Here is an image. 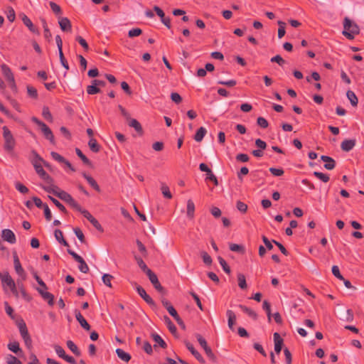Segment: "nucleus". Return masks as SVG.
Masks as SVG:
<instances>
[{
	"label": "nucleus",
	"mask_w": 364,
	"mask_h": 364,
	"mask_svg": "<svg viewBox=\"0 0 364 364\" xmlns=\"http://www.w3.org/2000/svg\"><path fill=\"white\" fill-rule=\"evenodd\" d=\"M75 40L80 43V45L85 50L89 49V46L86 41L81 36H78L75 38Z\"/></svg>",
	"instance_id": "obj_62"
},
{
	"label": "nucleus",
	"mask_w": 364,
	"mask_h": 364,
	"mask_svg": "<svg viewBox=\"0 0 364 364\" xmlns=\"http://www.w3.org/2000/svg\"><path fill=\"white\" fill-rule=\"evenodd\" d=\"M230 250L232 252H244V247L243 246L237 244H230Z\"/></svg>",
	"instance_id": "obj_59"
},
{
	"label": "nucleus",
	"mask_w": 364,
	"mask_h": 364,
	"mask_svg": "<svg viewBox=\"0 0 364 364\" xmlns=\"http://www.w3.org/2000/svg\"><path fill=\"white\" fill-rule=\"evenodd\" d=\"M113 279V277L111 275V274H105L103 276H102V281H103V283L109 287H112V284H111V281L112 279Z\"/></svg>",
	"instance_id": "obj_55"
},
{
	"label": "nucleus",
	"mask_w": 364,
	"mask_h": 364,
	"mask_svg": "<svg viewBox=\"0 0 364 364\" xmlns=\"http://www.w3.org/2000/svg\"><path fill=\"white\" fill-rule=\"evenodd\" d=\"M82 215L87 218L90 223L99 231L102 232L103 229L100 223L98 222L97 219H95L88 210L82 208L81 210L79 211Z\"/></svg>",
	"instance_id": "obj_9"
},
{
	"label": "nucleus",
	"mask_w": 364,
	"mask_h": 364,
	"mask_svg": "<svg viewBox=\"0 0 364 364\" xmlns=\"http://www.w3.org/2000/svg\"><path fill=\"white\" fill-rule=\"evenodd\" d=\"M54 349L56 354L61 358H63L66 354L65 350L59 345H55Z\"/></svg>",
	"instance_id": "obj_61"
},
{
	"label": "nucleus",
	"mask_w": 364,
	"mask_h": 364,
	"mask_svg": "<svg viewBox=\"0 0 364 364\" xmlns=\"http://www.w3.org/2000/svg\"><path fill=\"white\" fill-rule=\"evenodd\" d=\"M332 274L338 279L340 280H344L343 277L340 272L339 268L337 265H333L332 267Z\"/></svg>",
	"instance_id": "obj_56"
},
{
	"label": "nucleus",
	"mask_w": 364,
	"mask_h": 364,
	"mask_svg": "<svg viewBox=\"0 0 364 364\" xmlns=\"http://www.w3.org/2000/svg\"><path fill=\"white\" fill-rule=\"evenodd\" d=\"M75 318H76L77 321L80 323L82 328H83L86 331H90V324L87 322V321L85 320V318L83 317V316L81 314V313L80 311H75Z\"/></svg>",
	"instance_id": "obj_22"
},
{
	"label": "nucleus",
	"mask_w": 364,
	"mask_h": 364,
	"mask_svg": "<svg viewBox=\"0 0 364 364\" xmlns=\"http://www.w3.org/2000/svg\"><path fill=\"white\" fill-rule=\"evenodd\" d=\"M8 348L11 351H12L16 354L22 352L21 349L20 348L19 343L17 341H14V342L9 343L8 344Z\"/></svg>",
	"instance_id": "obj_36"
},
{
	"label": "nucleus",
	"mask_w": 364,
	"mask_h": 364,
	"mask_svg": "<svg viewBox=\"0 0 364 364\" xmlns=\"http://www.w3.org/2000/svg\"><path fill=\"white\" fill-rule=\"evenodd\" d=\"M49 5L50 6L51 10L56 15H60L62 14V10L60 6H58L56 3L53 1H50Z\"/></svg>",
	"instance_id": "obj_47"
},
{
	"label": "nucleus",
	"mask_w": 364,
	"mask_h": 364,
	"mask_svg": "<svg viewBox=\"0 0 364 364\" xmlns=\"http://www.w3.org/2000/svg\"><path fill=\"white\" fill-rule=\"evenodd\" d=\"M116 353L117 356L123 361L128 362L131 359V355L121 348H117L116 350Z\"/></svg>",
	"instance_id": "obj_29"
},
{
	"label": "nucleus",
	"mask_w": 364,
	"mask_h": 364,
	"mask_svg": "<svg viewBox=\"0 0 364 364\" xmlns=\"http://www.w3.org/2000/svg\"><path fill=\"white\" fill-rule=\"evenodd\" d=\"M129 126L133 127L138 133L142 134V127L140 123L135 119H129Z\"/></svg>",
	"instance_id": "obj_32"
},
{
	"label": "nucleus",
	"mask_w": 364,
	"mask_h": 364,
	"mask_svg": "<svg viewBox=\"0 0 364 364\" xmlns=\"http://www.w3.org/2000/svg\"><path fill=\"white\" fill-rule=\"evenodd\" d=\"M83 177L86 179L87 183L90 185L91 187H92L95 191L100 192V188L96 181L91 177L90 176L86 174L85 173H83L82 174Z\"/></svg>",
	"instance_id": "obj_25"
},
{
	"label": "nucleus",
	"mask_w": 364,
	"mask_h": 364,
	"mask_svg": "<svg viewBox=\"0 0 364 364\" xmlns=\"http://www.w3.org/2000/svg\"><path fill=\"white\" fill-rule=\"evenodd\" d=\"M164 321L165 323L166 324L167 328H168L170 332L172 333L173 334L176 333L177 331V328H176V326L174 325V323L171 321L170 318L167 316H164Z\"/></svg>",
	"instance_id": "obj_30"
},
{
	"label": "nucleus",
	"mask_w": 364,
	"mask_h": 364,
	"mask_svg": "<svg viewBox=\"0 0 364 364\" xmlns=\"http://www.w3.org/2000/svg\"><path fill=\"white\" fill-rule=\"evenodd\" d=\"M257 124L262 127V128H267L268 127V122L267 121L266 119H264V117H259L257 118Z\"/></svg>",
	"instance_id": "obj_63"
},
{
	"label": "nucleus",
	"mask_w": 364,
	"mask_h": 364,
	"mask_svg": "<svg viewBox=\"0 0 364 364\" xmlns=\"http://www.w3.org/2000/svg\"><path fill=\"white\" fill-rule=\"evenodd\" d=\"M1 69L4 76L9 82L15 80L11 70L7 65L2 64L1 65Z\"/></svg>",
	"instance_id": "obj_17"
},
{
	"label": "nucleus",
	"mask_w": 364,
	"mask_h": 364,
	"mask_svg": "<svg viewBox=\"0 0 364 364\" xmlns=\"http://www.w3.org/2000/svg\"><path fill=\"white\" fill-rule=\"evenodd\" d=\"M33 275L34 279L36 280L38 284L41 286V289H47V286L46 283L40 278V277L38 275V274L36 272H33Z\"/></svg>",
	"instance_id": "obj_58"
},
{
	"label": "nucleus",
	"mask_w": 364,
	"mask_h": 364,
	"mask_svg": "<svg viewBox=\"0 0 364 364\" xmlns=\"http://www.w3.org/2000/svg\"><path fill=\"white\" fill-rule=\"evenodd\" d=\"M152 338L154 341L158 343L162 348H166L167 347L166 343L165 341L162 339V338L157 333H153Z\"/></svg>",
	"instance_id": "obj_37"
},
{
	"label": "nucleus",
	"mask_w": 364,
	"mask_h": 364,
	"mask_svg": "<svg viewBox=\"0 0 364 364\" xmlns=\"http://www.w3.org/2000/svg\"><path fill=\"white\" fill-rule=\"evenodd\" d=\"M2 129L4 139V149L8 154H12L16 146V140L7 127H3Z\"/></svg>",
	"instance_id": "obj_1"
},
{
	"label": "nucleus",
	"mask_w": 364,
	"mask_h": 364,
	"mask_svg": "<svg viewBox=\"0 0 364 364\" xmlns=\"http://www.w3.org/2000/svg\"><path fill=\"white\" fill-rule=\"evenodd\" d=\"M274 351L279 354L282 348L283 339L278 333H274Z\"/></svg>",
	"instance_id": "obj_19"
},
{
	"label": "nucleus",
	"mask_w": 364,
	"mask_h": 364,
	"mask_svg": "<svg viewBox=\"0 0 364 364\" xmlns=\"http://www.w3.org/2000/svg\"><path fill=\"white\" fill-rule=\"evenodd\" d=\"M14 264L16 274L22 279V280H25L26 279V274L21 264L16 253L14 254Z\"/></svg>",
	"instance_id": "obj_10"
},
{
	"label": "nucleus",
	"mask_w": 364,
	"mask_h": 364,
	"mask_svg": "<svg viewBox=\"0 0 364 364\" xmlns=\"http://www.w3.org/2000/svg\"><path fill=\"white\" fill-rule=\"evenodd\" d=\"M136 290L140 296L149 305H154V301L151 299V297L148 295L145 291V289L141 286H136Z\"/></svg>",
	"instance_id": "obj_13"
},
{
	"label": "nucleus",
	"mask_w": 364,
	"mask_h": 364,
	"mask_svg": "<svg viewBox=\"0 0 364 364\" xmlns=\"http://www.w3.org/2000/svg\"><path fill=\"white\" fill-rule=\"evenodd\" d=\"M37 291L43 297V299L48 301L50 306H53L54 304V296L50 292L46 291V289L37 288Z\"/></svg>",
	"instance_id": "obj_14"
},
{
	"label": "nucleus",
	"mask_w": 364,
	"mask_h": 364,
	"mask_svg": "<svg viewBox=\"0 0 364 364\" xmlns=\"http://www.w3.org/2000/svg\"><path fill=\"white\" fill-rule=\"evenodd\" d=\"M186 346L188 348V350L191 353V354L201 363H205V360L203 358V356L200 354L199 352H198L195 348L193 347V344H191L190 342L186 341Z\"/></svg>",
	"instance_id": "obj_16"
},
{
	"label": "nucleus",
	"mask_w": 364,
	"mask_h": 364,
	"mask_svg": "<svg viewBox=\"0 0 364 364\" xmlns=\"http://www.w3.org/2000/svg\"><path fill=\"white\" fill-rule=\"evenodd\" d=\"M0 279L4 290L9 287L11 291L16 296H18V293L16 289V285L14 280L12 279L8 272H0Z\"/></svg>",
	"instance_id": "obj_3"
},
{
	"label": "nucleus",
	"mask_w": 364,
	"mask_h": 364,
	"mask_svg": "<svg viewBox=\"0 0 364 364\" xmlns=\"http://www.w3.org/2000/svg\"><path fill=\"white\" fill-rule=\"evenodd\" d=\"M321 159L326 163L324 168L327 170H332L335 168L336 162L331 157L323 155L321 156Z\"/></svg>",
	"instance_id": "obj_21"
},
{
	"label": "nucleus",
	"mask_w": 364,
	"mask_h": 364,
	"mask_svg": "<svg viewBox=\"0 0 364 364\" xmlns=\"http://www.w3.org/2000/svg\"><path fill=\"white\" fill-rule=\"evenodd\" d=\"M42 115L44 117V119L48 120V122L53 121L52 114H51V113L49 110V108L48 107H44L43 108Z\"/></svg>",
	"instance_id": "obj_45"
},
{
	"label": "nucleus",
	"mask_w": 364,
	"mask_h": 364,
	"mask_svg": "<svg viewBox=\"0 0 364 364\" xmlns=\"http://www.w3.org/2000/svg\"><path fill=\"white\" fill-rule=\"evenodd\" d=\"M100 92V88L92 82L91 85L87 87V92L89 95H95Z\"/></svg>",
	"instance_id": "obj_49"
},
{
	"label": "nucleus",
	"mask_w": 364,
	"mask_h": 364,
	"mask_svg": "<svg viewBox=\"0 0 364 364\" xmlns=\"http://www.w3.org/2000/svg\"><path fill=\"white\" fill-rule=\"evenodd\" d=\"M6 360L7 364H22L21 361L13 355H8Z\"/></svg>",
	"instance_id": "obj_48"
},
{
	"label": "nucleus",
	"mask_w": 364,
	"mask_h": 364,
	"mask_svg": "<svg viewBox=\"0 0 364 364\" xmlns=\"http://www.w3.org/2000/svg\"><path fill=\"white\" fill-rule=\"evenodd\" d=\"M187 217L192 220L195 216V204L191 199L188 200L187 201V211H186Z\"/></svg>",
	"instance_id": "obj_24"
},
{
	"label": "nucleus",
	"mask_w": 364,
	"mask_h": 364,
	"mask_svg": "<svg viewBox=\"0 0 364 364\" xmlns=\"http://www.w3.org/2000/svg\"><path fill=\"white\" fill-rule=\"evenodd\" d=\"M18 328L19 329L20 334L24 341L25 345L28 348H32V340L31 338L28 333V328L26 326V323L21 320L20 322L18 323Z\"/></svg>",
	"instance_id": "obj_6"
},
{
	"label": "nucleus",
	"mask_w": 364,
	"mask_h": 364,
	"mask_svg": "<svg viewBox=\"0 0 364 364\" xmlns=\"http://www.w3.org/2000/svg\"><path fill=\"white\" fill-rule=\"evenodd\" d=\"M88 146L92 151L95 153H97L100 151V146L98 144L95 139L90 138L88 141Z\"/></svg>",
	"instance_id": "obj_31"
},
{
	"label": "nucleus",
	"mask_w": 364,
	"mask_h": 364,
	"mask_svg": "<svg viewBox=\"0 0 364 364\" xmlns=\"http://www.w3.org/2000/svg\"><path fill=\"white\" fill-rule=\"evenodd\" d=\"M68 252L73 257L76 262L79 263L78 268L80 271L82 273H87L89 271V267L83 258L70 249H68Z\"/></svg>",
	"instance_id": "obj_8"
},
{
	"label": "nucleus",
	"mask_w": 364,
	"mask_h": 364,
	"mask_svg": "<svg viewBox=\"0 0 364 364\" xmlns=\"http://www.w3.org/2000/svg\"><path fill=\"white\" fill-rule=\"evenodd\" d=\"M27 93L28 96L33 99L38 98V91L32 85H27Z\"/></svg>",
	"instance_id": "obj_40"
},
{
	"label": "nucleus",
	"mask_w": 364,
	"mask_h": 364,
	"mask_svg": "<svg viewBox=\"0 0 364 364\" xmlns=\"http://www.w3.org/2000/svg\"><path fill=\"white\" fill-rule=\"evenodd\" d=\"M58 23L63 31H71V22L67 17L59 18Z\"/></svg>",
	"instance_id": "obj_15"
},
{
	"label": "nucleus",
	"mask_w": 364,
	"mask_h": 364,
	"mask_svg": "<svg viewBox=\"0 0 364 364\" xmlns=\"http://www.w3.org/2000/svg\"><path fill=\"white\" fill-rule=\"evenodd\" d=\"M57 197H58L60 199L63 200L65 203H68L73 209L76 210L78 212L81 210V209L82 208L77 203V202L75 201V200L71 196V195L65 192V191H58Z\"/></svg>",
	"instance_id": "obj_5"
},
{
	"label": "nucleus",
	"mask_w": 364,
	"mask_h": 364,
	"mask_svg": "<svg viewBox=\"0 0 364 364\" xmlns=\"http://www.w3.org/2000/svg\"><path fill=\"white\" fill-rule=\"evenodd\" d=\"M15 188L17 191H18L20 193L23 194H26L28 192V188L22 184L21 183L17 181L15 183Z\"/></svg>",
	"instance_id": "obj_44"
},
{
	"label": "nucleus",
	"mask_w": 364,
	"mask_h": 364,
	"mask_svg": "<svg viewBox=\"0 0 364 364\" xmlns=\"http://www.w3.org/2000/svg\"><path fill=\"white\" fill-rule=\"evenodd\" d=\"M76 154L78 156L79 158L83 161V163L86 165L90 166L91 162L87 158V156L81 151V150L78 148L75 149Z\"/></svg>",
	"instance_id": "obj_39"
},
{
	"label": "nucleus",
	"mask_w": 364,
	"mask_h": 364,
	"mask_svg": "<svg viewBox=\"0 0 364 364\" xmlns=\"http://www.w3.org/2000/svg\"><path fill=\"white\" fill-rule=\"evenodd\" d=\"M201 257L205 264L209 265L212 263V258L207 252H203L201 253Z\"/></svg>",
	"instance_id": "obj_64"
},
{
	"label": "nucleus",
	"mask_w": 364,
	"mask_h": 364,
	"mask_svg": "<svg viewBox=\"0 0 364 364\" xmlns=\"http://www.w3.org/2000/svg\"><path fill=\"white\" fill-rule=\"evenodd\" d=\"M50 155H51L52 158L55 161H58L59 163L64 164V162H65L66 159L63 156H62L61 155H60L58 153H57L55 151H52L50 153Z\"/></svg>",
	"instance_id": "obj_53"
},
{
	"label": "nucleus",
	"mask_w": 364,
	"mask_h": 364,
	"mask_svg": "<svg viewBox=\"0 0 364 364\" xmlns=\"http://www.w3.org/2000/svg\"><path fill=\"white\" fill-rule=\"evenodd\" d=\"M314 175L317 178L320 179L321 181H322L324 183H327L329 181V176H328V175H327L326 173H323L321 172H318V171H314Z\"/></svg>",
	"instance_id": "obj_46"
},
{
	"label": "nucleus",
	"mask_w": 364,
	"mask_h": 364,
	"mask_svg": "<svg viewBox=\"0 0 364 364\" xmlns=\"http://www.w3.org/2000/svg\"><path fill=\"white\" fill-rule=\"evenodd\" d=\"M48 198L61 212H66V208H65V206L62 203H60L57 199L50 196H48Z\"/></svg>",
	"instance_id": "obj_51"
},
{
	"label": "nucleus",
	"mask_w": 364,
	"mask_h": 364,
	"mask_svg": "<svg viewBox=\"0 0 364 364\" xmlns=\"http://www.w3.org/2000/svg\"><path fill=\"white\" fill-rule=\"evenodd\" d=\"M343 28L344 30L342 32L343 35L350 40L353 39L355 35L359 33L358 26L347 17L344 19Z\"/></svg>",
	"instance_id": "obj_2"
},
{
	"label": "nucleus",
	"mask_w": 364,
	"mask_h": 364,
	"mask_svg": "<svg viewBox=\"0 0 364 364\" xmlns=\"http://www.w3.org/2000/svg\"><path fill=\"white\" fill-rule=\"evenodd\" d=\"M135 259L136 261L137 264L139 267L145 272H148V271L151 270L149 268H148L146 263L144 262V260L138 256H135Z\"/></svg>",
	"instance_id": "obj_38"
},
{
	"label": "nucleus",
	"mask_w": 364,
	"mask_h": 364,
	"mask_svg": "<svg viewBox=\"0 0 364 364\" xmlns=\"http://www.w3.org/2000/svg\"><path fill=\"white\" fill-rule=\"evenodd\" d=\"M355 139H345L341 142V147L344 151L348 152L355 146Z\"/></svg>",
	"instance_id": "obj_18"
},
{
	"label": "nucleus",
	"mask_w": 364,
	"mask_h": 364,
	"mask_svg": "<svg viewBox=\"0 0 364 364\" xmlns=\"http://www.w3.org/2000/svg\"><path fill=\"white\" fill-rule=\"evenodd\" d=\"M31 121L40 127L41 131L46 137V139L49 140L50 143L55 144L53 134L51 129L44 122H41L36 117H33L31 118Z\"/></svg>",
	"instance_id": "obj_4"
},
{
	"label": "nucleus",
	"mask_w": 364,
	"mask_h": 364,
	"mask_svg": "<svg viewBox=\"0 0 364 364\" xmlns=\"http://www.w3.org/2000/svg\"><path fill=\"white\" fill-rule=\"evenodd\" d=\"M142 33V30L139 28H132L129 31L128 36L130 38H134L140 36Z\"/></svg>",
	"instance_id": "obj_52"
},
{
	"label": "nucleus",
	"mask_w": 364,
	"mask_h": 364,
	"mask_svg": "<svg viewBox=\"0 0 364 364\" xmlns=\"http://www.w3.org/2000/svg\"><path fill=\"white\" fill-rule=\"evenodd\" d=\"M218 259L224 272H225L227 274H230V268L227 264L226 261L221 257H218Z\"/></svg>",
	"instance_id": "obj_43"
},
{
	"label": "nucleus",
	"mask_w": 364,
	"mask_h": 364,
	"mask_svg": "<svg viewBox=\"0 0 364 364\" xmlns=\"http://www.w3.org/2000/svg\"><path fill=\"white\" fill-rule=\"evenodd\" d=\"M32 164L35 168L36 172L39 176V177L43 180L45 183H51L52 177H50L43 169L41 163L38 161V160L34 157V159L32 161Z\"/></svg>",
	"instance_id": "obj_7"
},
{
	"label": "nucleus",
	"mask_w": 364,
	"mask_h": 364,
	"mask_svg": "<svg viewBox=\"0 0 364 364\" xmlns=\"http://www.w3.org/2000/svg\"><path fill=\"white\" fill-rule=\"evenodd\" d=\"M43 29H44V38L48 41L50 42L51 41V38H52V34L47 26V23L46 22V21H43Z\"/></svg>",
	"instance_id": "obj_42"
},
{
	"label": "nucleus",
	"mask_w": 364,
	"mask_h": 364,
	"mask_svg": "<svg viewBox=\"0 0 364 364\" xmlns=\"http://www.w3.org/2000/svg\"><path fill=\"white\" fill-rule=\"evenodd\" d=\"M238 286L242 289H245L247 285L246 283V279L244 274L240 273L237 274Z\"/></svg>",
	"instance_id": "obj_41"
},
{
	"label": "nucleus",
	"mask_w": 364,
	"mask_h": 364,
	"mask_svg": "<svg viewBox=\"0 0 364 364\" xmlns=\"http://www.w3.org/2000/svg\"><path fill=\"white\" fill-rule=\"evenodd\" d=\"M205 134H206L205 128L201 127L197 130V132L194 136V139L198 142L201 141L203 140V137L205 136Z\"/></svg>",
	"instance_id": "obj_34"
},
{
	"label": "nucleus",
	"mask_w": 364,
	"mask_h": 364,
	"mask_svg": "<svg viewBox=\"0 0 364 364\" xmlns=\"http://www.w3.org/2000/svg\"><path fill=\"white\" fill-rule=\"evenodd\" d=\"M204 350H205V354L207 355V356L208 357V358L210 360H212L213 362H215L216 361V359H217L216 356L213 353L211 348L209 346L205 348Z\"/></svg>",
	"instance_id": "obj_57"
},
{
	"label": "nucleus",
	"mask_w": 364,
	"mask_h": 364,
	"mask_svg": "<svg viewBox=\"0 0 364 364\" xmlns=\"http://www.w3.org/2000/svg\"><path fill=\"white\" fill-rule=\"evenodd\" d=\"M239 307L244 313L247 314L252 319L256 320L257 318V314L254 310L244 305H240Z\"/></svg>",
	"instance_id": "obj_28"
},
{
	"label": "nucleus",
	"mask_w": 364,
	"mask_h": 364,
	"mask_svg": "<svg viewBox=\"0 0 364 364\" xmlns=\"http://www.w3.org/2000/svg\"><path fill=\"white\" fill-rule=\"evenodd\" d=\"M21 20L23 24L28 27V28L34 33H38V29L34 26L31 19L25 14L22 15Z\"/></svg>",
	"instance_id": "obj_23"
},
{
	"label": "nucleus",
	"mask_w": 364,
	"mask_h": 364,
	"mask_svg": "<svg viewBox=\"0 0 364 364\" xmlns=\"http://www.w3.org/2000/svg\"><path fill=\"white\" fill-rule=\"evenodd\" d=\"M1 237L4 241L10 244H14L16 241L15 234L9 229H4L2 230Z\"/></svg>",
	"instance_id": "obj_12"
},
{
	"label": "nucleus",
	"mask_w": 364,
	"mask_h": 364,
	"mask_svg": "<svg viewBox=\"0 0 364 364\" xmlns=\"http://www.w3.org/2000/svg\"><path fill=\"white\" fill-rule=\"evenodd\" d=\"M67 347L77 356L80 355V351L73 341L69 340L66 343Z\"/></svg>",
	"instance_id": "obj_35"
},
{
	"label": "nucleus",
	"mask_w": 364,
	"mask_h": 364,
	"mask_svg": "<svg viewBox=\"0 0 364 364\" xmlns=\"http://www.w3.org/2000/svg\"><path fill=\"white\" fill-rule=\"evenodd\" d=\"M236 207L242 213H245L247 210V205L240 200L237 202Z\"/></svg>",
	"instance_id": "obj_60"
},
{
	"label": "nucleus",
	"mask_w": 364,
	"mask_h": 364,
	"mask_svg": "<svg viewBox=\"0 0 364 364\" xmlns=\"http://www.w3.org/2000/svg\"><path fill=\"white\" fill-rule=\"evenodd\" d=\"M146 274L148 276L151 283L153 284L154 288L160 292L163 291L164 288L161 285L156 274L154 273L151 270L148 271V272H146Z\"/></svg>",
	"instance_id": "obj_11"
},
{
	"label": "nucleus",
	"mask_w": 364,
	"mask_h": 364,
	"mask_svg": "<svg viewBox=\"0 0 364 364\" xmlns=\"http://www.w3.org/2000/svg\"><path fill=\"white\" fill-rule=\"evenodd\" d=\"M269 172L274 176H281L284 174V171L282 168L271 167L269 169Z\"/></svg>",
	"instance_id": "obj_54"
},
{
	"label": "nucleus",
	"mask_w": 364,
	"mask_h": 364,
	"mask_svg": "<svg viewBox=\"0 0 364 364\" xmlns=\"http://www.w3.org/2000/svg\"><path fill=\"white\" fill-rule=\"evenodd\" d=\"M346 96H347L348 99L349 100L352 106L356 107L358 105V97H356L355 94L353 91L348 90L346 93Z\"/></svg>",
	"instance_id": "obj_33"
},
{
	"label": "nucleus",
	"mask_w": 364,
	"mask_h": 364,
	"mask_svg": "<svg viewBox=\"0 0 364 364\" xmlns=\"http://www.w3.org/2000/svg\"><path fill=\"white\" fill-rule=\"evenodd\" d=\"M161 190L163 196L165 198H166L168 199L172 198V194L170 192L169 188L166 185L162 184Z\"/></svg>",
	"instance_id": "obj_50"
},
{
	"label": "nucleus",
	"mask_w": 364,
	"mask_h": 364,
	"mask_svg": "<svg viewBox=\"0 0 364 364\" xmlns=\"http://www.w3.org/2000/svg\"><path fill=\"white\" fill-rule=\"evenodd\" d=\"M54 235H55V239L60 244H62L63 245H64L65 247L69 246L68 242L64 239L63 232L60 230L56 229L54 232Z\"/></svg>",
	"instance_id": "obj_27"
},
{
	"label": "nucleus",
	"mask_w": 364,
	"mask_h": 364,
	"mask_svg": "<svg viewBox=\"0 0 364 364\" xmlns=\"http://www.w3.org/2000/svg\"><path fill=\"white\" fill-rule=\"evenodd\" d=\"M46 183V185L41 186L43 188V189L44 191H46V192L53 193L57 196L58 191H60V189L58 186L54 185L53 179L52 178L51 183Z\"/></svg>",
	"instance_id": "obj_20"
},
{
	"label": "nucleus",
	"mask_w": 364,
	"mask_h": 364,
	"mask_svg": "<svg viewBox=\"0 0 364 364\" xmlns=\"http://www.w3.org/2000/svg\"><path fill=\"white\" fill-rule=\"evenodd\" d=\"M226 314L228 318V327L231 330H233V326L236 321V316L232 310H228L226 312Z\"/></svg>",
	"instance_id": "obj_26"
}]
</instances>
